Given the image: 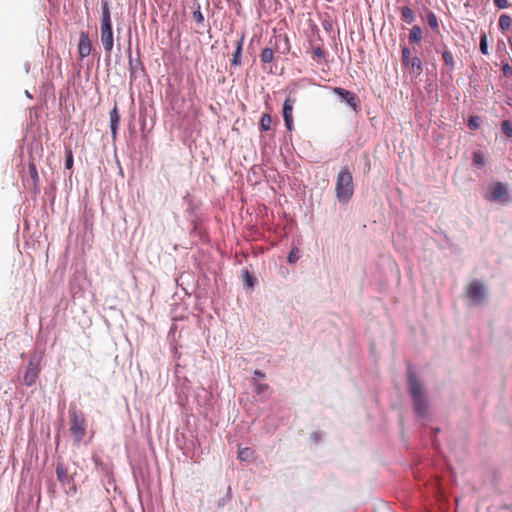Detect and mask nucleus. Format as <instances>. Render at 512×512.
<instances>
[{"label":"nucleus","instance_id":"obj_1","mask_svg":"<svg viewBox=\"0 0 512 512\" xmlns=\"http://www.w3.org/2000/svg\"><path fill=\"white\" fill-rule=\"evenodd\" d=\"M335 194L338 201L341 203H348L354 194L353 176L346 166L342 167L338 172Z\"/></svg>","mask_w":512,"mask_h":512},{"label":"nucleus","instance_id":"obj_26","mask_svg":"<svg viewBox=\"0 0 512 512\" xmlns=\"http://www.w3.org/2000/svg\"><path fill=\"white\" fill-rule=\"evenodd\" d=\"M253 385H254V392L257 395L264 394L269 390V385L265 384V383H260V382L254 381Z\"/></svg>","mask_w":512,"mask_h":512},{"label":"nucleus","instance_id":"obj_19","mask_svg":"<svg viewBox=\"0 0 512 512\" xmlns=\"http://www.w3.org/2000/svg\"><path fill=\"white\" fill-rule=\"evenodd\" d=\"M498 24L502 31H507L512 27V18L507 14H502L499 18Z\"/></svg>","mask_w":512,"mask_h":512},{"label":"nucleus","instance_id":"obj_29","mask_svg":"<svg viewBox=\"0 0 512 512\" xmlns=\"http://www.w3.org/2000/svg\"><path fill=\"white\" fill-rule=\"evenodd\" d=\"M299 257H300V251L298 248L295 247L290 250L287 260L289 263L293 264L299 259Z\"/></svg>","mask_w":512,"mask_h":512},{"label":"nucleus","instance_id":"obj_31","mask_svg":"<svg viewBox=\"0 0 512 512\" xmlns=\"http://www.w3.org/2000/svg\"><path fill=\"white\" fill-rule=\"evenodd\" d=\"M501 129L504 134L509 137H512V125L509 121H503L501 124Z\"/></svg>","mask_w":512,"mask_h":512},{"label":"nucleus","instance_id":"obj_12","mask_svg":"<svg viewBox=\"0 0 512 512\" xmlns=\"http://www.w3.org/2000/svg\"><path fill=\"white\" fill-rule=\"evenodd\" d=\"M243 42H244V36H241L240 39H238L235 42V51L233 53L231 65L239 66L241 64V54H242Z\"/></svg>","mask_w":512,"mask_h":512},{"label":"nucleus","instance_id":"obj_2","mask_svg":"<svg viewBox=\"0 0 512 512\" xmlns=\"http://www.w3.org/2000/svg\"><path fill=\"white\" fill-rule=\"evenodd\" d=\"M408 382L414 410L418 415L423 416L427 412V400L420 382L412 371L408 372Z\"/></svg>","mask_w":512,"mask_h":512},{"label":"nucleus","instance_id":"obj_13","mask_svg":"<svg viewBox=\"0 0 512 512\" xmlns=\"http://www.w3.org/2000/svg\"><path fill=\"white\" fill-rule=\"evenodd\" d=\"M102 15H101V24L100 27L112 26L111 14L109 10V5L107 1H102Z\"/></svg>","mask_w":512,"mask_h":512},{"label":"nucleus","instance_id":"obj_36","mask_svg":"<svg viewBox=\"0 0 512 512\" xmlns=\"http://www.w3.org/2000/svg\"><path fill=\"white\" fill-rule=\"evenodd\" d=\"M285 122V126L287 130L291 131L293 129V117L292 118H283Z\"/></svg>","mask_w":512,"mask_h":512},{"label":"nucleus","instance_id":"obj_4","mask_svg":"<svg viewBox=\"0 0 512 512\" xmlns=\"http://www.w3.org/2000/svg\"><path fill=\"white\" fill-rule=\"evenodd\" d=\"M466 296L473 302V303H481L485 299V287L482 282L480 281H472L467 289H466Z\"/></svg>","mask_w":512,"mask_h":512},{"label":"nucleus","instance_id":"obj_33","mask_svg":"<svg viewBox=\"0 0 512 512\" xmlns=\"http://www.w3.org/2000/svg\"><path fill=\"white\" fill-rule=\"evenodd\" d=\"M193 19L197 23H203L204 17H203V14L201 13V11L199 9L193 12Z\"/></svg>","mask_w":512,"mask_h":512},{"label":"nucleus","instance_id":"obj_9","mask_svg":"<svg viewBox=\"0 0 512 512\" xmlns=\"http://www.w3.org/2000/svg\"><path fill=\"white\" fill-rule=\"evenodd\" d=\"M92 51V43L89 39V36L86 32L82 31L79 36L78 43V54L79 59L83 60L85 57L89 56Z\"/></svg>","mask_w":512,"mask_h":512},{"label":"nucleus","instance_id":"obj_5","mask_svg":"<svg viewBox=\"0 0 512 512\" xmlns=\"http://www.w3.org/2000/svg\"><path fill=\"white\" fill-rule=\"evenodd\" d=\"M402 64L405 67L411 68V70L420 75L422 73V62L418 57H411V51L408 47L402 48Z\"/></svg>","mask_w":512,"mask_h":512},{"label":"nucleus","instance_id":"obj_39","mask_svg":"<svg viewBox=\"0 0 512 512\" xmlns=\"http://www.w3.org/2000/svg\"><path fill=\"white\" fill-rule=\"evenodd\" d=\"M70 490H71L73 493H76L77 488H76V486H75V485H73V486L70 488Z\"/></svg>","mask_w":512,"mask_h":512},{"label":"nucleus","instance_id":"obj_27","mask_svg":"<svg viewBox=\"0 0 512 512\" xmlns=\"http://www.w3.org/2000/svg\"><path fill=\"white\" fill-rule=\"evenodd\" d=\"M479 48H480V51L482 54H484V55L489 54L487 35L485 33L481 35Z\"/></svg>","mask_w":512,"mask_h":512},{"label":"nucleus","instance_id":"obj_20","mask_svg":"<svg viewBox=\"0 0 512 512\" xmlns=\"http://www.w3.org/2000/svg\"><path fill=\"white\" fill-rule=\"evenodd\" d=\"M427 22H428L429 26L431 27V29L435 33L439 34V32H440L439 31V23H438V19H437V17H436L434 12H432V11L428 12V14H427Z\"/></svg>","mask_w":512,"mask_h":512},{"label":"nucleus","instance_id":"obj_7","mask_svg":"<svg viewBox=\"0 0 512 512\" xmlns=\"http://www.w3.org/2000/svg\"><path fill=\"white\" fill-rule=\"evenodd\" d=\"M333 92L345 101L354 111L357 110L359 106V98L355 93L341 87H334Z\"/></svg>","mask_w":512,"mask_h":512},{"label":"nucleus","instance_id":"obj_37","mask_svg":"<svg viewBox=\"0 0 512 512\" xmlns=\"http://www.w3.org/2000/svg\"><path fill=\"white\" fill-rule=\"evenodd\" d=\"M246 280H247V284L249 286H252V284H253L252 277L249 275L248 271H246Z\"/></svg>","mask_w":512,"mask_h":512},{"label":"nucleus","instance_id":"obj_30","mask_svg":"<svg viewBox=\"0 0 512 512\" xmlns=\"http://www.w3.org/2000/svg\"><path fill=\"white\" fill-rule=\"evenodd\" d=\"M325 56H326V53L320 46L313 47V49H312V58L313 59H322V58H325Z\"/></svg>","mask_w":512,"mask_h":512},{"label":"nucleus","instance_id":"obj_38","mask_svg":"<svg viewBox=\"0 0 512 512\" xmlns=\"http://www.w3.org/2000/svg\"><path fill=\"white\" fill-rule=\"evenodd\" d=\"M254 375L260 377V378H264L265 377V374L263 372H261L260 370H255L254 371Z\"/></svg>","mask_w":512,"mask_h":512},{"label":"nucleus","instance_id":"obj_22","mask_svg":"<svg viewBox=\"0 0 512 512\" xmlns=\"http://www.w3.org/2000/svg\"><path fill=\"white\" fill-rule=\"evenodd\" d=\"M442 59H443L444 63L446 64V66H448L450 68V70L454 69L455 61H454V56H453L452 52H450L449 50H445L442 53Z\"/></svg>","mask_w":512,"mask_h":512},{"label":"nucleus","instance_id":"obj_25","mask_svg":"<svg viewBox=\"0 0 512 512\" xmlns=\"http://www.w3.org/2000/svg\"><path fill=\"white\" fill-rule=\"evenodd\" d=\"M65 167L66 169L70 170L73 167V152L70 146H65Z\"/></svg>","mask_w":512,"mask_h":512},{"label":"nucleus","instance_id":"obj_23","mask_svg":"<svg viewBox=\"0 0 512 512\" xmlns=\"http://www.w3.org/2000/svg\"><path fill=\"white\" fill-rule=\"evenodd\" d=\"M254 451L251 448H240L238 451V458L241 461L250 460L253 457Z\"/></svg>","mask_w":512,"mask_h":512},{"label":"nucleus","instance_id":"obj_10","mask_svg":"<svg viewBox=\"0 0 512 512\" xmlns=\"http://www.w3.org/2000/svg\"><path fill=\"white\" fill-rule=\"evenodd\" d=\"M491 199L495 201H500L503 203L509 202L510 197L508 196L507 186L501 182H497L491 188Z\"/></svg>","mask_w":512,"mask_h":512},{"label":"nucleus","instance_id":"obj_3","mask_svg":"<svg viewBox=\"0 0 512 512\" xmlns=\"http://www.w3.org/2000/svg\"><path fill=\"white\" fill-rule=\"evenodd\" d=\"M70 432L76 442H81L86 434V421L82 411L70 408Z\"/></svg>","mask_w":512,"mask_h":512},{"label":"nucleus","instance_id":"obj_35","mask_svg":"<svg viewBox=\"0 0 512 512\" xmlns=\"http://www.w3.org/2000/svg\"><path fill=\"white\" fill-rule=\"evenodd\" d=\"M494 4L499 9H504L508 7V1L507 0H494Z\"/></svg>","mask_w":512,"mask_h":512},{"label":"nucleus","instance_id":"obj_34","mask_svg":"<svg viewBox=\"0 0 512 512\" xmlns=\"http://www.w3.org/2000/svg\"><path fill=\"white\" fill-rule=\"evenodd\" d=\"M502 71H503V74L506 76V77H510L512 76V66L509 65L508 63H505L502 67Z\"/></svg>","mask_w":512,"mask_h":512},{"label":"nucleus","instance_id":"obj_15","mask_svg":"<svg viewBox=\"0 0 512 512\" xmlns=\"http://www.w3.org/2000/svg\"><path fill=\"white\" fill-rule=\"evenodd\" d=\"M295 99L287 97L283 104V118H292L293 106Z\"/></svg>","mask_w":512,"mask_h":512},{"label":"nucleus","instance_id":"obj_32","mask_svg":"<svg viewBox=\"0 0 512 512\" xmlns=\"http://www.w3.org/2000/svg\"><path fill=\"white\" fill-rule=\"evenodd\" d=\"M468 126L473 130L477 129L479 127V118L476 116L470 117L468 120Z\"/></svg>","mask_w":512,"mask_h":512},{"label":"nucleus","instance_id":"obj_6","mask_svg":"<svg viewBox=\"0 0 512 512\" xmlns=\"http://www.w3.org/2000/svg\"><path fill=\"white\" fill-rule=\"evenodd\" d=\"M40 372V359L32 358L27 366L25 375H24V383L26 386H32L39 375Z\"/></svg>","mask_w":512,"mask_h":512},{"label":"nucleus","instance_id":"obj_11","mask_svg":"<svg viewBox=\"0 0 512 512\" xmlns=\"http://www.w3.org/2000/svg\"><path fill=\"white\" fill-rule=\"evenodd\" d=\"M120 122V114L118 112L117 106L110 111V128L112 138L115 139L117 136L118 126Z\"/></svg>","mask_w":512,"mask_h":512},{"label":"nucleus","instance_id":"obj_8","mask_svg":"<svg viewBox=\"0 0 512 512\" xmlns=\"http://www.w3.org/2000/svg\"><path fill=\"white\" fill-rule=\"evenodd\" d=\"M100 32L104 51L107 56H110L114 44L112 26L100 27Z\"/></svg>","mask_w":512,"mask_h":512},{"label":"nucleus","instance_id":"obj_18","mask_svg":"<svg viewBox=\"0 0 512 512\" xmlns=\"http://www.w3.org/2000/svg\"><path fill=\"white\" fill-rule=\"evenodd\" d=\"M29 174L32 182L31 185L34 189H36L39 184V175L37 172L36 165L33 162L29 163Z\"/></svg>","mask_w":512,"mask_h":512},{"label":"nucleus","instance_id":"obj_28","mask_svg":"<svg viewBox=\"0 0 512 512\" xmlns=\"http://www.w3.org/2000/svg\"><path fill=\"white\" fill-rule=\"evenodd\" d=\"M473 163L478 167H482L484 165V155L481 151H475L473 153Z\"/></svg>","mask_w":512,"mask_h":512},{"label":"nucleus","instance_id":"obj_14","mask_svg":"<svg viewBox=\"0 0 512 512\" xmlns=\"http://www.w3.org/2000/svg\"><path fill=\"white\" fill-rule=\"evenodd\" d=\"M56 476L59 482L65 484L68 480V469L63 463H58L56 466Z\"/></svg>","mask_w":512,"mask_h":512},{"label":"nucleus","instance_id":"obj_21","mask_svg":"<svg viewBox=\"0 0 512 512\" xmlns=\"http://www.w3.org/2000/svg\"><path fill=\"white\" fill-rule=\"evenodd\" d=\"M271 124H272L271 115L268 113L263 114L260 119V129L262 131H268L271 128Z\"/></svg>","mask_w":512,"mask_h":512},{"label":"nucleus","instance_id":"obj_17","mask_svg":"<svg viewBox=\"0 0 512 512\" xmlns=\"http://www.w3.org/2000/svg\"><path fill=\"white\" fill-rule=\"evenodd\" d=\"M422 29L415 25L411 28L409 33V40L411 43H419L422 40Z\"/></svg>","mask_w":512,"mask_h":512},{"label":"nucleus","instance_id":"obj_16","mask_svg":"<svg viewBox=\"0 0 512 512\" xmlns=\"http://www.w3.org/2000/svg\"><path fill=\"white\" fill-rule=\"evenodd\" d=\"M401 19L406 23H412L415 20V13L408 6H403L400 8Z\"/></svg>","mask_w":512,"mask_h":512},{"label":"nucleus","instance_id":"obj_40","mask_svg":"<svg viewBox=\"0 0 512 512\" xmlns=\"http://www.w3.org/2000/svg\"><path fill=\"white\" fill-rule=\"evenodd\" d=\"M283 40L285 41L286 44H288V38L286 36L283 37Z\"/></svg>","mask_w":512,"mask_h":512},{"label":"nucleus","instance_id":"obj_24","mask_svg":"<svg viewBox=\"0 0 512 512\" xmlns=\"http://www.w3.org/2000/svg\"><path fill=\"white\" fill-rule=\"evenodd\" d=\"M263 63H270L274 58V51L271 48H264L260 54Z\"/></svg>","mask_w":512,"mask_h":512}]
</instances>
